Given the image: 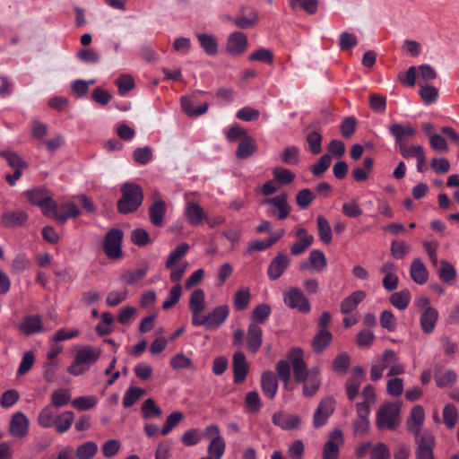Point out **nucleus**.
Returning <instances> with one entry per match:
<instances>
[{
	"instance_id": "22",
	"label": "nucleus",
	"mask_w": 459,
	"mask_h": 459,
	"mask_svg": "<svg viewBox=\"0 0 459 459\" xmlns=\"http://www.w3.org/2000/svg\"><path fill=\"white\" fill-rule=\"evenodd\" d=\"M389 133L398 146L403 143L404 138L414 137L417 134L416 129L410 124L401 125L398 123H394L389 126Z\"/></svg>"
},
{
	"instance_id": "24",
	"label": "nucleus",
	"mask_w": 459,
	"mask_h": 459,
	"mask_svg": "<svg viewBox=\"0 0 459 459\" xmlns=\"http://www.w3.org/2000/svg\"><path fill=\"white\" fill-rule=\"evenodd\" d=\"M19 330L25 335H31L43 331L42 319L39 316H25L18 326Z\"/></svg>"
},
{
	"instance_id": "63",
	"label": "nucleus",
	"mask_w": 459,
	"mask_h": 459,
	"mask_svg": "<svg viewBox=\"0 0 459 459\" xmlns=\"http://www.w3.org/2000/svg\"><path fill=\"white\" fill-rule=\"evenodd\" d=\"M134 161L140 165L149 163L152 159V152L150 147L136 148L133 152Z\"/></svg>"
},
{
	"instance_id": "10",
	"label": "nucleus",
	"mask_w": 459,
	"mask_h": 459,
	"mask_svg": "<svg viewBox=\"0 0 459 459\" xmlns=\"http://www.w3.org/2000/svg\"><path fill=\"white\" fill-rule=\"evenodd\" d=\"M344 443V437L340 429H335L330 433L328 440L325 442L322 451L323 459H338L340 447Z\"/></svg>"
},
{
	"instance_id": "13",
	"label": "nucleus",
	"mask_w": 459,
	"mask_h": 459,
	"mask_svg": "<svg viewBox=\"0 0 459 459\" xmlns=\"http://www.w3.org/2000/svg\"><path fill=\"white\" fill-rule=\"evenodd\" d=\"M80 215V210L73 203H65L61 205H57L55 203V209L50 212V218L55 219L59 223H65L69 219L75 218Z\"/></svg>"
},
{
	"instance_id": "30",
	"label": "nucleus",
	"mask_w": 459,
	"mask_h": 459,
	"mask_svg": "<svg viewBox=\"0 0 459 459\" xmlns=\"http://www.w3.org/2000/svg\"><path fill=\"white\" fill-rule=\"evenodd\" d=\"M166 210V204L161 199H157L152 204L149 208V216L154 226L160 227L163 224Z\"/></svg>"
},
{
	"instance_id": "51",
	"label": "nucleus",
	"mask_w": 459,
	"mask_h": 459,
	"mask_svg": "<svg viewBox=\"0 0 459 459\" xmlns=\"http://www.w3.org/2000/svg\"><path fill=\"white\" fill-rule=\"evenodd\" d=\"M144 389L141 387H130L125 393L123 405L126 408L133 406L143 394Z\"/></svg>"
},
{
	"instance_id": "47",
	"label": "nucleus",
	"mask_w": 459,
	"mask_h": 459,
	"mask_svg": "<svg viewBox=\"0 0 459 459\" xmlns=\"http://www.w3.org/2000/svg\"><path fill=\"white\" fill-rule=\"evenodd\" d=\"M456 270L455 266L446 260L440 261L438 276L446 283H449L456 278Z\"/></svg>"
},
{
	"instance_id": "26",
	"label": "nucleus",
	"mask_w": 459,
	"mask_h": 459,
	"mask_svg": "<svg viewBox=\"0 0 459 459\" xmlns=\"http://www.w3.org/2000/svg\"><path fill=\"white\" fill-rule=\"evenodd\" d=\"M411 280L420 285L425 284L429 279V272L424 263L420 258H414L410 267Z\"/></svg>"
},
{
	"instance_id": "57",
	"label": "nucleus",
	"mask_w": 459,
	"mask_h": 459,
	"mask_svg": "<svg viewBox=\"0 0 459 459\" xmlns=\"http://www.w3.org/2000/svg\"><path fill=\"white\" fill-rule=\"evenodd\" d=\"M35 363V354L32 351H26L20 362L17 369V376H23L27 374Z\"/></svg>"
},
{
	"instance_id": "16",
	"label": "nucleus",
	"mask_w": 459,
	"mask_h": 459,
	"mask_svg": "<svg viewBox=\"0 0 459 459\" xmlns=\"http://www.w3.org/2000/svg\"><path fill=\"white\" fill-rule=\"evenodd\" d=\"M418 447L416 450L417 459H434L433 448L435 446V438L430 433H425L420 437L416 438Z\"/></svg>"
},
{
	"instance_id": "55",
	"label": "nucleus",
	"mask_w": 459,
	"mask_h": 459,
	"mask_svg": "<svg viewBox=\"0 0 459 459\" xmlns=\"http://www.w3.org/2000/svg\"><path fill=\"white\" fill-rule=\"evenodd\" d=\"M350 363L349 354L347 352H340L333 361V369L339 374H345Z\"/></svg>"
},
{
	"instance_id": "34",
	"label": "nucleus",
	"mask_w": 459,
	"mask_h": 459,
	"mask_svg": "<svg viewBox=\"0 0 459 459\" xmlns=\"http://www.w3.org/2000/svg\"><path fill=\"white\" fill-rule=\"evenodd\" d=\"M365 298L366 293L362 290H356L352 292L342 301L340 307L341 312L342 314L352 312Z\"/></svg>"
},
{
	"instance_id": "18",
	"label": "nucleus",
	"mask_w": 459,
	"mask_h": 459,
	"mask_svg": "<svg viewBox=\"0 0 459 459\" xmlns=\"http://www.w3.org/2000/svg\"><path fill=\"white\" fill-rule=\"evenodd\" d=\"M425 420V411L421 405H415L410 413V417L407 420V429L412 433L416 438H419L421 427Z\"/></svg>"
},
{
	"instance_id": "31",
	"label": "nucleus",
	"mask_w": 459,
	"mask_h": 459,
	"mask_svg": "<svg viewBox=\"0 0 459 459\" xmlns=\"http://www.w3.org/2000/svg\"><path fill=\"white\" fill-rule=\"evenodd\" d=\"M263 331L255 324H251L247 329V347L250 352L255 353L262 345Z\"/></svg>"
},
{
	"instance_id": "46",
	"label": "nucleus",
	"mask_w": 459,
	"mask_h": 459,
	"mask_svg": "<svg viewBox=\"0 0 459 459\" xmlns=\"http://www.w3.org/2000/svg\"><path fill=\"white\" fill-rule=\"evenodd\" d=\"M72 394L69 389H57L51 394V403L54 408L66 405L71 400Z\"/></svg>"
},
{
	"instance_id": "11",
	"label": "nucleus",
	"mask_w": 459,
	"mask_h": 459,
	"mask_svg": "<svg viewBox=\"0 0 459 459\" xmlns=\"http://www.w3.org/2000/svg\"><path fill=\"white\" fill-rule=\"evenodd\" d=\"M248 39L241 31H234L228 36L226 50L234 56L242 55L247 48Z\"/></svg>"
},
{
	"instance_id": "4",
	"label": "nucleus",
	"mask_w": 459,
	"mask_h": 459,
	"mask_svg": "<svg viewBox=\"0 0 459 459\" xmlns=\"http://www.w3.org/2000/svg\"><path fill=\"white\" fill-rule=\"evenodd\" d=\"M122 197L117 203L120 213H130L136 211L143 200L142 187L135 183H125L121 186Z\"/></svg>"
},
{
	"instance_id": "35",
	"label": "nucleus",
	"mask_w": 459,
	"mask_h": 459,
	"mask_svg": "<svg viewBox=\"0 0 459 459\" xmlns=\"http://www.w3.org/2000/svg\"><path fill=\"white\" fill-rule=\"evenodd\" d=\"M56 417V408L48 404L39 411L37 422L41 428L49 429L54 426Z\"/></svg>"
},
{
	"instance_id": "56",
	"label": "nucleus",
	"mask_w": 459,
	"mask_h": 459,
	"mask_svg": "<svg viewBox=\"0 0 459 459\" xmlns=\"http://www.w3.org/2000/svg\"><path fill=\"white\" fill-rule=\"evenodd\" d=\"M182 295V287L180 284H175L169 290L168 297L165 299L162 307L165 310L171 308L175 306Z\"/></svg>"
},
{
	"instance_id": "8",
	"label": "nucleus",
	"mask_w": 459,
	"mask_h": 459,
	"mask_svg": "<svg viewBox=\"0 0 459 459\" xmlns=\"http://www.w3.org/2000/svg\"><path fill=\"white\" fill-rule=\"evenodd\" d=\"M123 239V232L117 229L110 230L104 240V250L108 257L117 259L121 257V243Z\"/></svg>"
},
{
	"instance_id": "2",
	"label": "nucleus",
	"mask_w": 459,
	"mask_h": 459,
	"mask_svg": "<svg viewBox=\"0 0 459 459\" xmlns=\"http://www.w3.org/2000/svg\"><path fill=\"white\" fill-rule=\"evenodd\" d=\"M296 383L302 385V394L305 397L314 396L321 385V374L318 368H307L303 359V351L293 348L289 353Z\"/></svg>"
},
{
	"instance_id": "43",
	"label": "nucleus",
	"mask_w": 459,
	"mask_h": 459,
	"mask_svg": "<svg viewBox=\"0 0 459 459\" xmlns=\"http://www.w3.org/2000/svg\"><path fill=\"white\" fill-rule=\"evenodd\" d=\"M189 248V245L185 242L178 245L169 255L165 263V268H169L172 267L173 264H177L178 262L186 255Z\"/></svg>"
},
{
	"instance_id": "62",
	"label": "nucleus",
	"mask_w": 459,
	"mask_h": 459,
	"mask_svg": "<svg viewBox=\"0 0 459 459\" xmlns=\"http://www.w3.org/2000/svg\"><path fill=\"white\" fill-rule=\"evenodd\" d=\"M281 161L284 164L295 165L299 161V150L296 146H289L284 149L281 154Z\"/></svg>"
},
{
	"instance_id": "25",
	"label": "nucleus",
	"mask_w": 459,
	"mask_h": 459,
	"mask_svg": "<svg viewBox=\"0 0 459 459\" xmlns=\"http://www.w3.org/2000/svg\"><path fill=\"white\" fill-rule=\"evenodd\" d=\"M261 388L264 394L273 400L278 390V381L272 371H264L261 377Z\"/></svg>"
},
{
	"instance_id": "27",
	"label": "nucleus",
	"mask_w": 459,
	"mask_h": 459,
	"mask_svg": "<svg viewBox=\"0 0 459 459\" xmlns=\"http://www.w3.org/2000/svg\"><path fill=\"white\" fill-rule=\"evenodd\" d=\"M196 99L184 96L181 98V107L183 111L189 117H198L207 112L209 104L204 102L196 106Z\"/></svg>"
},
{
	"instance_id": "3",
	"label": "nucleus",
	"mask_w": 459,
	"mask_h": 459,
	"mask_svg": "<svg viewBox=\"0 0 459 459\" xmlns=\"http://www.w3.org/2000/svg\"><path fill=\"white\" fill-rule=\"evenodd\" d=\"M100 350L89 345L80 347L74 356V360L67 368V372L73 376L85 373L100 357Z\"/></svg>"
},
{
	"instance_id": "33",
	"label": "nucleus",
	"mask_w": 459,
	"mask_h": 459,
	"mask_svg": "<svg viewBox=\"0 0 459 459\" xmlns=\"http://www.w3.org/2000/svg\"><path fill=\"white\" fill-rule=\"evenodd\" d=\"M28 219V214L23 211L6 212L3 214L1 223L4 227L12 228L22 226Z\"/></svg>"
},
{
	"instance_id": "20",
	"label": "nucleus",
	"mask_w": 459,
	"mask_h": 459,
	"mask_svg": "<svg viewBox=\"0 0 459 459\" xmlns=\"http://www.w3.org/2000/svg\"><path fill=\"white\" fill-rule=\"evenodd\" d=\"M272 421L275 426L284 430H290L297 429L300 425L301 419L297 414H287L282 411H276L273 415Z\"/></svg>"
},
{
	"instance_id": "7",
	"label": "nucleus",
	"mask_w": 459,
	"mask_h": 459,
	"mask_svg": "<svg viewBox=\"0 0 459 459\" xmlns=\"http://www.w3.org/2000/svg\"><path fill=\"white\" fill-rule=\"evenodd\" d=\"M28 200L34 205L39 206L45 216H50L55 209V201L45 188H35L25 193Z\"/></svg>"
},
{
	"instance_id": "38",
	"label": "nucleus",
	"mask_w": 459,
	"mask_h": 459,
	"mask_svg": "<svg viewBox=\"0 0 459 459\" xmlns=\"http://www.w3.org/2000/svg\"><path fill=\"white\" fill-rule=\"evenodd\" d=\"M333 335L326 329H320L313 339L312 347L315 352H322L332 342Z\"/></svg>"
},
{
	"instance_id": "52",
	"label": "nucleus",
	"mask_w": 459,
	"mask_h": 459,
	"mask_svg": "<svg viewBox=\"0 0 459 459\" xmlns=\"http://www.w3.org/2000/svg\"><path fill=\"white\" fill-rule=\"evenodd\" d=\"M458 420V412L456 407L453 403H448L443 410V420L448 429H453Z\"/></svg>"
},
{
	"instance_id": "59",
	"label": "nucleus",
	"mask_w": 459,
	"mask_h": 459,
	"mask_svg": "<svg viewBox=\"0 0 459 459\" xmlns=\"http://www.w3.org/2000/svg\"><path fill=\"white\" fill-rule=\"evenodd\" d=\"M290 4L292 9H302L309 14L316 12L318 3L316 0H290Z\"/></svg>"
},
{
	"instance_id": "41",
	"label": "nucleus",
	"mask_w": 459,
	"mask_h": 459,
	"mask_svg": "<svg viewBox=\"0 0 459 459\" xmlns=\"http://www.w3.org/2000/svg\"><path fill=\"white\" fill-rule=\"evenodd\" d=\"M316 226L320 240L324 244H330L333 239L332 229L326 218L323 215L317 216Z\"/></svg>"
},
{
	"instance_id": "5",
	"label": "nucleus",
	"mask_w": 459,
	"mask_h": 459,
	"mask_svg": "<svg viewBox=\"0 0 459 459\" xmlns=\"http://www.w3.org/2000/svg\"><path fill=\"white\" fill-rule=\"evenodd\" d=\"M400 410L398 403H383L377 413V427L381 430L396 429L401 422Z\"/></svg>"
},
{
	"instance_id": "36",
	"label": "nucleus",
	"mask_w": 459,
	"mask_h": 459,
	"mask_svg": "<svg viewBox=\"0 0 459 459\" xmlns=\"http://www.w3.org/2000/svg\"><path fill=\"white\" fill-rule=\"evenodd\" d=\"M196 37L200 47L208 56H215L218 53V40L215 36L200 33Z\"/></svg>"
},
{
	"instance_id": "61",
	"label": "nucleus",
	"mask_w": 459,
	"mask_h": 459,
	"mask_svg": "<svg viewBox=\"0 0 459 459\" xmlns=\"http://www.w3.org/2000/svg\"><path fill=\"white\" fill-rule=\"evenodd\" d=\"M226 443L224 439L210 442L207 447V455L212 459H221L225 452Z\"/></svg>"
},
{
	"instance_id": "50",
	"label": "nucleus",
	"mask_w": 459,
	"mask_h": 459,
	"mask_svg": "<svg viewBox=\"0 0 459 459\" xmlns=\"http://www.w3.org/2000/svg\"><path fill=\"white\" fill-rule=\"evenodd\" d=\"M98 399L94 395L79 396L72 401V405L79 411H88L96 406Z\"/></svg>"
},
{
	"instance_id": "40",
	"label": "nucleus",
	"mask_w": 459,
	"mask_h": 459,
	"mask_svg": "<svg viewBox=\"0 0 459 459\" xmlns=\"http://www.w3.org/2000/svg\"><path fill=\"white\" fill-rule=\"evenodd\" d=\"M74 414L71 411H65L57 415L54 426L56 432L63 434L66 432L73 425Z\"/></svg>"
},
{
	"instance_id": "45",
	"label": "nucleus",
	"mask_w": 459,
	"mask_h": 459,
	"mask_svg": "<svg viewBox=\"0 0 459 459\" xmlns=\"http://www.w3.org/2000/svg\"><path fill=\"white\" fill-rule=\"evenodd\" d=\"M308 261L312 270L322 272L327 265L326 257L320 250H312L308 256Z\"/></svg>"
},
{
	"instance_id": "12",
	"label": "nucleus",
	"mask_w": 459,
	"mask_h": 459,
	"mask_svg": "<svg viewBox=\"0 0 459 459\" xmlns=\"http://www.w3.org/2000/svg\"><path fill=\"white\" fill-rule=\"evenodd\" d=\"M333 411L334 400L331 397L323 399L314 413V426L316 428L324 426L327 422L328 418L333 414Z\"/></svg>"
},
{
	"instance_id": "42",
	"label": "nucleus",
	"mask_w": 459,
	"mask_h": 459,
	"mask_svg": "<svg viewBox=\"0 0 459 459\" xmlns=\"http://www.w3.org/2000/svg\"><path fill=\"white\" fill-rule=\"evenodd\" d=\"M457 381V374L455 370L446 369L435 374V382L440 388L453 385Z\"/></svg>"
},
{
	"instance_id": "37",
	"label": "nucleus",
	"mask_w": 459,
	"mask_h": 459,
	"mask_svg": "<svg viewBox=\"0 0 459 459\" xmlns=\"http://www.w3.org/2000/svg\"><path fill=\"white\" fill-rule=\"evenodd\" d=\"M257 146L255 140L248 134L241 139L236 151V156L239 159H247L250 157L255 151Z\"/></svg>"
},
{
	"instance_id": "1",
	"label": "nucleus",
	"mask_w": 459,
	"mask_h": 459,
	"mask_svg": "<svg viewBox=\"0 0 459 459\" xmlns=\"http://www.w3.org/2000/svg\"><path fill=\"white\" fill-rule=\"evenodd\" d=\"M205 305L204 290L202 289L194 290L188 300V307L192 315V325L194 326H204L208 330H215L229 317L230 307L228 305H220L208 314L204 315Z\"/></svg>"
},
{
	"instance_id": "28",
	"label": "nucleus",
	"mask_w": 459,
	"mask_h": 459,
	"mask_svg": "<svg viewBox=\"0 0 459 459\" xmlns=\"http://www.w3.org/2000/svg\"><path fill=\"white\" fill-rule=\"evenodd\" d=\"M263 204L272 205L278 210V219L283 220L288 217L290 212V207L287 201V195L282 193L273 198L266 199Z\"/></svg>"
},
{
	"instance_id": "19",
	"label": "nucleus",
	"mask_w": 459,
	"mask_h": 459,
	"mask_svg": "<svg viewBox=\"0 0 459 459\" xmlns=\"http://www.w3.org/2000/svg\"><path fill=\"white\" fill-rule=\"evenodd\" d=\"M184 215L191 226H199L206 218V213L202 206L195 202L186 203L184 209Z\"/></svg>"
},
{
	"instance_id": "60",
	"label": "nucleus",
	"mask_w": 459,
	"mask_h": 459,
	"mask_svg": "<svg viewBox=\"0 0 459 459\" xmlns=\"http://www.w3.org/2000/svg\"><path fill=\"white\" fill-rule=\"evenodd\" d=\"M380 325L388 332H394L397 327L396 317L390 310H383L380 315Z\"/></svg>"
},
{
	"instance_id": "53",
	"label": "nucleus",
	"mask_w": 459,
	"mask_h": 459,
	"mask_svg": "<svg viewBox=\"0 0 459 459\" xmlns=\"http://www.w3.org/2000/svg\"><path fill=\"white\" fill-rule=\"evenodd\" d=\"M128 297L127 289H121L110 291L106 298V304L108 307H117L123 303Z\"/></svg>"
},
{
	"instance_id": "29",
	"label": "nucleus",
	"mask_w": 459,
	"mask_h": 459,
	"mask_svg": "<svg viewBox=\"0 0 459 459\" xmlns=\"http://www.w3.org/2000/svg\"><path fill=\"white\" fill-rule=\"evenodd\" d=\"M148 271V265H143L134 270H126L120 274L119 281L126 285H135L146 276Z\"/></svg>"
},
{
	"instance_id": "23",
	"label": "nucleus",
	"mask_w": 459,
	"mask_h": 459,
	"mask_svg": "<svg viewBox=\"0 0 459 459\" xmlns=\"http://www.w3.org/2000/svg\"><path fill=\"white\" fill-rule=\"evenodd\" d=\"M234 381L237 384L242 383L247 375L248 365L245 354L238 351L233 355Z\"/></svg>"
},
{
	"instance_id": "6",
	"label": "nucleus",
	"mask_w": 459,
	"mask_h": 459,
	"mask_svg": "<svg viewBox=\"0 0 459 459\" xmlns=\"http://www.w3.org/2000/svg\"><path fill=\"white\" fill-rule=\"evenodd\" d=\"M282 299L286 307L300 313L307 314L311 309L308 299L299 287L291 286L284 290Z\"/></svg>"
},
{
	"instance_id": "44",
	"label": "nucleus",
	"mask_w": 459,
	"mask_h": 459,
	"mask_svg": "<svg viewBox=\"0 0 459 459\" xmlns=\"http://www.w3.org/2000/svg\"><path fill=\"white\" fill-rule=\"evenodd\" d=\"M97 452L98 445L93 441H88L77 446L75 455L78 459H91Z\"/></svg>"
},
{
	"instance_id": "9",
	"label": "nucleus",
	"mask_w": 459,
	"mask_h": 459,
	"mask_svg": "<svg viewBox=\"0 0 459 459\" xmlns=\"http://www.w3.org/2000/svg\"><path fill=\"white\" fill-rule=\"evenodd\" d=\"M30 429V420L29 418L21 411L15 412L9 422V435L15 438H24L28 433Z\"/></svg>"
},
{
	"instance_id": "17",
	"label": "nucleus",
	"mask_w": 459,
	"mask_h": 459,
	"mask_svg": "<svg viewBox=\"0 0 459 459\" xmlns=\"http://www.w3.org/2000/svg\"><path fill=\"white\" fill-rule=\"evenodd\" d=\"M364 376L365 371L361 367L357 366L353 368L352 377L345 384L346 394L349 400L352 401L357 397Z\"/></svg>"
},
{
	"instance_id": "49",
	"label": "nucleus",
	"mask_w": 459,
	"mask_h": 459,
	"mask_svg": "<svg viewBox=\"0 0 459 459\" xmlns=\"http://www.w3.org/2000/svg\"><path fill=\"white\" fill-rule=\"evenodd\" d=\"M271 314V307L266 303H262L255 307L251 314V319L253 320V324L258 325V324H263Z\"/></svg>"
},
{
	"instance_id": "64",
	"label": "nucleus",
	"mask_w": 459,
	"mask_h": 459,
	"mask_svg": "<svg viewBox=\"0 0 459 459\" xmlns=\"http://www.w3.org/2000/svg\"><path fill=\"white\" fill-rule=\"evenodd\" d=\"M322 135L316 131L309 133L307 136L309 151L313 154H319L322 152Z\"/></svg>"
},
{
	"instance_id": "48",
	"label": "nucleus",
	"mask_w": 459,
	"mask_h": 459,
	"mask_svg": "<svg viewBox=\"0 0 459 459\" xmlns=\"http://www.w3.org/2000/svg\"><path fill=\"white\" fill-rule=\"evenodd\" d=\"M251 299V292L247 288L239 289L233 297V303L238 310L246 309Z\"/></svg>"
},
{
	"instance_id": "32",
	"label": "nucleus",
	"mask_w": 459,
	"mask_h": 459,
	"mask_svg": "<svg viewBox=\"0 0 459 459\" xmlns=\"http://www.w3.org/2000/svg\"><path fill=\"white\" fill-rule=\"evenodd\" d=\"M438 316V311L436 308H429L427 311L422 312L420 324L425 333L429 334L434 331Z\"/></svg>"
},
{
	"instance_id": "58",
	"label": "nucleus",
	"mask_w": 459,
	"mask_h": 459,
	"mask_svg": "<svg viewBox=\"0 0 459 459\" xmlns=\"http://www.w3.org/2000/svg\"><path fill=\"white\" fill-rule=\"evenodd\" d=\"M273 175L278 183L287 185L293 182L295 175L288 169L276 167L273 169Z\"/></svg>"
},
{
	"instance_id": "54",
	"label": "nucleus",
	"mask_w": 459,
	"mask_h": 459,
	"mask_svg": "<svg viewBox=\"0 0 459 459\" xmlns=\"http://www.w3.org/2000/svg\"><path fill=\"white\" fill-rule=\"evenodd\" d=\"M142 415L144 419H151L153 417H160L161 415V410L158 407L154 400L149 398L145 400L141 408Z\"/></svg>"
},
{
	"instance_id": "14",
	"label": "nucleus",
	"mask_w": 459,
	"mask_h": 459,
	"mask_svg": "<svg viewBox=\"0 0 459 459\" xmlns=\"http://www.w3.org/2000/svg\"><path fill=\"white\" fill-rule=\"evenodd\" d=\"M258 22L257 12L253 7H242L234 18V24L242 30L253 28Z\"/></svg>"
},
{
	"instance_id": "21",
	"label": "nucleus",
	"mask_w": 459,
	"mask_h": 459,
	"mask_svg": "<svg viewBox=\"0 0 459 459\" xmlns=\"http://www.w3.org/2000/svg\"><path fill=\"white\" fill-rule=\"evenodd\" d=\"M295 236L298 241L294 243L290 251L293 255H299L305 252L314 242L313 235L307 233L305 228L299 227L295 230Z\"/></svg>"
},
{
	"instance_id": "15",
	"label": "nucleus",
	"mask_w": 459,
	"mask_h": 459,
	"mask_svg": "<svg viewBox=\"0 0 459 459\" xmlns=\"http://www.w3.org/2000/svg\"><path fill=\"white\" fill-rule=\"evenodd\" d=\"M290 259L283 253H278L268 266L267 275L272 281L279 279L289 267Z\"/></svg>"
},
{
	"instance_id": "39",
	"label": "nucleus",
	"mask_w": 459,
	"mask_h": 459,
	"mask_svg": "<svg viewBox=\"0 0 459 459\" xmlns=\"http://www.w3.org/2000/svg\"><path fill=\"white\" fill-rule=\"evenodd\" d=\"M411 292L409 290L404 289L400 291L393 293L390 298V303L399 310H405L411 301Z\"/></svg>"
}]
</instances>
